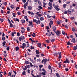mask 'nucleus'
Masks as SVG:
<instances>
[{
    "instance_id": "6",
    "label": "nucleus",
    "mask_w": 77,
    "mask_h": 77,
    "mask_svg": "<svg viewBox=\"0 0 77 77\" xmlns=\"http://www.w3.org/2000/svg\"><path fill=\"white\" fill-rule=\"evenodd\" d=\"M70 41L71 42H72L73 43H75V38H73L72 40Z\"/></svg>"
},
{
    "instance_id": "39",
    "label": "nucleus",
    "mask_w": 77,
    "mask_h": 77,
    "mask_svg": "<svg viewBox=\"0 0 77 77\" xmlns=\"http://www.w3.org/2000/svg\"><path fill=\"white\" fill-rule=\"evenodd\" d=\"M25 63L26 64H30V62L27 61H26Z\"/></svg>"
},
{
    "instance_id": "64",
    "label": "nucleus",
    "mask_w": 77,
    "mask_h": 77,
    "mask_svg": "<svg viewBox=\"0 0 77 77\" xmlns=\"http://www.w3.org/2000/svg\"><path fill=\"white\" fill-rule=\"evenodd\" d=\"M62 33L63 35H65V31H62Z\"/></svg>"
},
{
    "instance_id": "40",
    "label": "nucleus",
    "mask_w": 77,
    "mask_h": 77,
    "mask_svg": "<svg viewBox=\"0 0 77 77\" xmlns=\"http://www.w3.org/2000/svg\"><path fill=\"white\" fill-rule=\"evenodd\" d=\"M67 12L68 13V14H71L72 13H71V11L69 10H68L67 11Z\"/></svg>"
},
{
    "instance_id": "23",
    "label": "nucleus",
    "mask_w": 77,
    "mask_h": 77,
    "mask_svg": "<svg viewBox=\"0 0 77 77\" xmlns=\"http://www.w3.org/2000/svg\"><path fill=\"white\" fill-rule=\"evenodd\" d=\"M21 21L22 23H25V20H24V19H23L21 20Z\"/></svg>"
},
{
    "instance_id": "25",
    "label": "nucleus",
    "mask_w": 77,
    "mask_h": 77,
    "mask_svg": "<svg viewBox=\"0 0 77 77\" xmlns=\"http://www.w3.org/2000/svg\"><path fill=\"white\" fill-rule=\"evenodd\" d=\"M10 27H11V28H12V27H13V24H12V23H10Z\"/></svg>"
},
{
    "instance_id": "21",
    "label": "nucleus",
    "mask_w": 77,
    "mask_h": 77,
    "mask_svg": "<svg viewBox=\"0 0 77 77\" xmlns=\"http://www.w3.org/2000/svg\"><path fill=\"white\" fill-rule=\"evenodd\" d=\"M46 72H42V75H46V74L45 73H46Z\"/></svg>"
},
{
    "instance_id": "62",
    "label": "nucleus",
    "mask_w": 77,
    "mask_h": 77,
    "mask_svg": "<svg viewBox=\"0 0 77 77\" xmlns=\"http://www.w3.org/2000/svg\"><path fill=\"white\" fill-rule=\"evenodd\" d=\"M33 42H35V41L34 40L32 41V42L31 44H33Z\"/></svg>"
},
{
    "instance_id": "45",
    "label": "nucleus",
    "mask_w": 77,
    "mask_h": 77,
    "mask_svg": "<svg viewBox=\"0 0 77 77\" xmlns=\"http://www.w3.org/2000/svg\"><path fill=\"white\" fill-rule=\"evenodd\" d=\"M41 27H43L44 26V24H43V23H41Z\"/></svg>"
},
{
    "instance_id": "51",
    "label": "nucleus",
    "mask_w": 77,
    "mask_h": 77,
    "mask_svg": "<svg viewBox=\"0 0 77 77\" xmlns=\"http://www.w3.org/2000/svg\"><path fill=\"white\" fill-rule=\"evenodd\" d=\"M3 4L5 6H6V5H7V2H5V3H4Z\"/></svg>"
},
{
    "instance_id": "48",
    "label": "nucleus",
    "mask_w": 77,
    "mask_h": 77,
    "mask_svg": "<svg viewBox=\"0 0 77 77\" xmlns=\"http://www.w3.org/2000/svg\"><path fill=\"white\" fill-rule=\"evenodd\" d=\"M12 15L14 17H15V14L14 13H13Z\"/></svg>"
},
{
    "instance_id": "27",
    "label": "nucleus",
    "mask_w": 77,
    "mask_h": 77,
    "mask_svg": "<svg viewBox=\"0 0 77 77\" xmlns=\"http://www.w3.org/2000/svg\"><path fill=\"white\" fill-rule=\"evenodd\" d=\"M4 21V20L3 19L0 18V21H1V23H3Z\"/></svg>"
},
{
    "instance_id": "24",
    "label": "nucleus",
    "mask_w": 77,
    "mask_h": 77,
    "mask_svg": "<svg viewBox=\"0 0 77 77\" xmlns=\"http://www.w3.org/2000/svg\"><path fill=\"white\" fill-rule=\"evenodd\" d=\"M67 6L66 4H64L63 5V8H66V6Z\"/></svg>"
},
{
    "instance_id": "37",
    "label": "nucleus",
    "mask_w": 77,
    "mask_h": 77,
    "mask_svg": "<svg viewBox=\"0 0 77 77\" xmlns=\"http://www.w3.org/2000/svg\"><path fill=\"white\" fill-rule=\"evenodd\" d=\"M8 75V76H11V77H12V76H11V73L10 72H9Z\"/></svg>"
},
{
    "instance_id": "32",
    "label": "nucleus",
    "mask_w": 77,
    "mask_h": 77,
    "mask_svg": "<svg viewBox=\"0 0 77 77\" xmlns=\"http://www.w3.org/2000/svg\"><path fill=\"white\" fill-rule=\"evenodd\" d=\"M5 39H6V38H5V37H3L2 38V41H5Z\"/></svg>"
},
{
    "instance_id": "46",
    "label": "nucleus",
    "mask_w": 77,
    "mask_h": 77,
    "mask_svg": "<svg viewBox=\"0 0 77 77\" xmlns=\"http://www.w3.org/2000/svg\"><path fill=\"white\" fill-rule=\"evenodd\" d=\"M30 63V66H31V67L33 66V65L32 64V63Z\"/></svg>"
},
{
    "instance_id": "44",
    "label": "nucleus",
    "mask_w": 77,
    "mask_h": 77,
    "mask_svg": "<svg viewBox=\"0 0 77 77\" xmlns=\"http://www.w3.org/2000/svg\"><path fill=\"white\" fill-rule=\"evenodd\" d=\"M65 28H66V29H68V26H67V25H66V24L65 26Z\"/></svg>"
},
{
    "instance_id": "31",
    "label": "nucleus",
    "mask_w": 77,
    "mask_h": 77,
    "mask_svg": "<svg viewBox=\"0 0 77 77\" xmlns=\"http://www.w3.org/2000/svg\"><path fill=\"white\" fill-rule=\"evenodd\" d=\"M48 68L49 69H51V66L50 65H49L48 66Z\"/></svg>"
},
{
    "instance_id": "19",
    "label": "nucleus",
    "mask_w": 77,
    "mask_h": 77,
    "mask_svg": "<svg viewBox=\"0 0 77 77\" xmlns=\"http://www.w3.org/2000/svg\"><path fill=\"white\" fill-rule=\"evenodd\" d=\"M47 36H51V34L50 32H48V33H46Z\"/></svg>"
},
{
    "instance_id": "7",
    "label": "nucleus",
    "mask_w": 77,
    "mask_h": 77,
    "mask_svg": "<svg viewBox=\"0 0 77 77\" xmlns=\"http://www.w3.org/2000/svg\"><path fill=\"white\" fill-rule=\"evenodd\" d=\"M37 45L38 46V47H39V48H42V47H41L42 45V44H41L40 43H37Z\"/></svg>"
},
{
    "instance_id": "14",
    "label": "nucleus",
    "mask_w": 77,
    "mask_h": 77,
    "mask_svg": "<svg viewBox=\"0 0 77 77\" xmlns=\"http://www.w3.org/2000/svg\"><path fill=\"white\" fill-rule=\"evenodd\" d=\"M46 61H47V60L46 59H43L42 60V63H43V62H46Z\"/></svg>"
},
{
    "instance_id": "13",
    "label": "nucleus",
    "mask_w": 77,
    "mask_h": 77,
    "mask_svg": "<svg viewBox=\"0 0 77 77\" xmlns=\"http://www.w3.org/2000/svg\"><path fill=\"white\" fill-rule=\"evenodd\" d=\"M52 2H50L48 3V5L49 6H50L51 7H52Z\"/></svg>"
},
{
    "instance_id": "58",
    "label": "nucleus",
    "mask_w": 77,
    "mask_h": 77,
    "mask_svg": "<svg viewBox=\"0 0 77 77\" xmlns=\"http://www.w3.org/2000/svg\"><path fill=\"white\" fill-rule=\"evenodd\" d=\"M1 13L2 14H3V13H4L3 10H1Z\"/></svg>"
},
{
    "instance_id": "54",
    "label": "nucleus",
    "mask_w": 77,
    "mask_h": 77,
    "mask_svg": "<svg viewBox=\"0 0 77 77\" xmlns=\"http://www.w3.org/2000/svg\"><path fill=\"white\" fill-rule=\"evenodd\" d=\"M7 13L6 14H10V11H8L7 12Z\"/></svg>"
},
{
    "instance_id": "1",
    "label": "nucleus",
    "mask_w": 77,
    "mask_h": 77,
    "mask_svg": "<svg viewBox=\"0 0 77 77\" xmlns=\"http://www.w3.org/2000/svg\"><path fill=\"white\" fill-rule=\"evenodd\" d=\"M33 21L34 22V23H36L37 24H40L41 23V21L39 20H36L35 19H33Z\"/></svg>"
},
{
    "instance_id": "20",
    "label": "nucleus",
    "mask_w": 77,
    "mask_h": 77,
    "mask_svg": "<svg viewBox=\"0 0 77 77\" xmlns=\"http://www.w3.org/2000/svg\"><path fill=\"white\" fill-rule=\"evenodd\" d=\"M10 7L11 9H14V8H15V5H11L10 6Z\"/></svg>"
},
{
    "instance_id": "52",
    "label": "nucleus",
    "mask_w": 77,
    "mask_h": 77,
    "mask_svg": "<svg viewBox=\"0 0 77 77\" xmlns=\"http://www.w3.org/2000/svg\"><path fill=\"white\" fill-rule=\"evenodd\" d=\"M57 54L59 55V56H61V55H62L61 52H60V53H57Z\"/></svg>"
},
{
    "instance_id": "17",
    "label": "nucleus",
    "mask_w": 77,
    "mask_h": 77,
    "mask_svg": "<svg viewBox=\"0 0 77 77\" xmlns=\"http://www.w3.org/2000/svg\"><path fill=\"white\" fill-rule=\"evenodd\" d=\"M39 19L41 21H44V17H41Z\"/></svg>"
},
{
    "instance_id": "55",
    "label": "nucleus",
    "mask_w": 77,
    "mask_h": 77,
    "mask_svg": "<svg viewBox=\"0 0 77 77\" xmlns=\"http://www.w3.org/2000/svg\"><path fill=\"white\" fill-rule=\"evenodd\" d=\"M59 74L58 73H56V76H57V77H58V76H59Z\"/></svg>"
},
{
    "instance_id": "2",
    "label": "nucleus",
    "mask_w": 77,
    "mask_h": 77,
    "mask_svg": "<svg viewBox=\"0 0 77 77\" xmlns=\"http://www.w3.org/2000/svg\"><path fill=\"white\" fill-rule=\"evenodd\" d=\"M28 68V69H29V68H30V65H27L26 66H25V68H23V70H24V71H26L27 69Z\"/></svg>"
},
{
    "instance_id": "34",
    "label": "nucleus",
    "mask_w": 77,
    "mask_h": 77,
    "mask_svg": "<svg viewBox=\"0 0 77 77\" xmlns=\"http://www.w3.org/2000/svg\"><path fill=\"white\" fill-rule=\"evenodd\" d=\"M14 19V20H15V21H18V22H19V21H20V20H19V19H18L16 18V19Z\"/></svg>"
},
{
    "instance_id": "36",
    "label": "nucleus",
    "mask_w": 77,
    "mask_h": 77,
    "mask_svg": "<svg viewBox=\"0 0 77 77\" xmlns=\"http://www.w3.org/2000/svg\"><path fill=\"white\" fill-rule=\"evenodd\" d=\"M17 15H21V12H20V11H18L17 12Z\"/></svg>"
},
{
    "instance_id": "33",
    "label": "nucleus",
    "mask_w": 77,
    "mask_h": 77,
    "mask_svg": "<svg viewBox=\"0 0 77 77\" xmlns=\"http://www.w3.org/2000/svg\"><path fill=\"white\" fill-rule=\"evenodd\" d=\"M67 45H71V43H70L69 41L67 43Z\"/></svg>"
},
{
    "instance_id": "18",
    "label": "nucleus",
    "mask_w": 77,
    "mask_h": 77,
    "mask_svg": "<svg viewBox=\"0 0 77 77\" xmlns=\"http://www.w3.org/2000/svg\"><path fill=\"white\" fill-rule=\"evenodd\" d=\"M6 42L5 41H4L3 42H2V46L3 47H6L5 46V45H6Z\"/></svg>"
},
{
    "instance_id": "56",
    "label": "nucleus",
    "mask_w": 77,
    "mask_h": 77,
    "mask_svg": "<svg viewBox=\"0 0 77 77\" xmlns=\"http://www.w3.org/2000/svg\"><path fill=\"white\" fill-rule=\"evenodd\" d=\"M65 71H66L67 72V71H68V70H69L68 69V68H66L65 69Z\"/></svg>"
},
{
    "instance_id": "61",
    "label": "nucleus",
    "mask_w": 77,
    "mask_h": 77,
    "mask_svg": "<svg viewBox=\"0 0 77 77\" xmlns=\"http://www.w3.org/2000/svg\"><path fill=\"white\" fill-rule=\"evenodd\" d=\"M27 31H30V28L29 27L27 28Z\"/></svg>"
},
{
    "instance_id": "47",
    "label": "nucleus",
    "mask_w": 77,
    "mask_h": 77,
    "mask_svg": "<svg viewBox=\"0 0 77 77\" xmlns=\"http://www.w3.org/2000/svg\"><path fill=\"white\" fill-rule=\"evenodd\" d=\"M74 49L75 50H77V48L76 46H74Z\"/></svg>"
},
{
    "instance_id": "53",
    "label": "nucleus",
    "mask_w": 77,
    "mask_h": 77,
    "mask_svg": "<svg viewBox=\"0 0 77 77\" xmlns=\"http://www.w3.org/2000/svg\"><path fill=\"white\" fill-rule=\"evenodd\" d=\"M8 21H9V23H11V20H9V18H8Z\"/></svg>"
},
{
    "instance_id": "60",
    "label": "nucleus",
    "mask_w": 77,
    "mask_h": 77,
    "mask_svg": "<svg viewBox=\"0 0 77 77\" xmlns=\"http://www.w3.org/2000/svg\"><path fill=\"white\" fill-rule=\"evenodd\" d=\"M68 12L67 11H65L64 12V14H67Z\"/></svg>"
},
{
    "instance_id": "8",
    "label": "nucleus",
    "mask_w": 77,
    "mask_h": 77,
    "mask_svg": "<svg viewBox=\"0 0 77 77\" xmlns=\"http://www.w3.org/2000/svg\"><path fill=\"white\" fill-rule=\"evenodd\" d=\"M28 23H29V26H32L33 24V22L32 21H29Z\"/></svg>"
},
{
    "instance_id": "38",
    "label": "nucleus",
    "mask_w": 77,
    "mask_h": 77,
    "mask_svg": "<svg viewBox=\"0 0 77 77\" xmlns=\"http://www.w3.org/2000/svg\"><path fill=\"white\" fill-rule=\"evenodd\" d=\"M34 48H34V47H33L32 46H31V48H30L31 50H32V49H33V50H34Z\"/></svg>"
},
{
    "instance_id": "59",
    "label": "nucleus",
    "mask_w": 77,
    "mask_h": 77,
    "mask_svg": "<svg viewBox=\"0 0 77 77\" xmlns=\"http://www.w3.org/2000/svg\"><path fill=\"white\" fill-rule=\"evenodd\" d=\"M38 8H39V9H42V7L41 6H38Z\"/></svg>"
},
{
    "instance_id": "63",
    "label": "nucleus",
    "mask_w": 77,
    "mask_h": 77,
    "mask_svg": "<svg viewBox=\"0 0 77 77\" xmlns=\"http://www.w3.org/2000/svg\"><path fill=\"white\" fill-rule=\"evenodd\" d=\"M46 41L47 42V43H49V42H50V41L48 40H46Z\"/></svg>"
},
{
    "instance_id": "43",
    "label": "nucleus",
    "mask_w": 77,
    "mask_h": 77,
    "mask_svg": "<svg viewBox=\"0 0 77 77\" xmlns=\"http://www.w3.org/2000/svg\"><path fill=\"white\" fill-rule=\"evenodd\" d=\"M52 48H54V49H55L56 48V45H54L53 46H52Z\"/></svg>"
},
{
    "instance_id": "50",
    "label": "nucleus",
    "mask_w": 77,
    "mask_h": 77,
    "mask_svg": "<svg viewBox=\"0 0 77 77\" xmlns=\"http://www.w3.org/2000/svg\"><path fill=\"white\" fill-rule=\"evenodd\" d=\"M72 29L73 32H74L75 31V29L74 28V27L72 28Z\"/></svg>"
},
{
    "instance_id": "16",
    "label": "nucleus",
    "mask_w": 77,
    "mask_h": 77,
    "mask_svg": "<svg viewBox=\"0 0 77 77\" xmlns=\"http://www.w3.org/2000/svg\"><path fill=\"white\" fill-rule=\"evenodd\" d=\"M32 36H33V37H35L36 36V34L35 32H33V34H31Z\"/></svg>"
},
{
    "instance_id": "30",
    "label": "nucleus",
    "mask_w": 77,
    "mask_h": 77,
    "mask_svg": "<svg viewBox=\"0 0 77 77\" xmlns=\"http://www.w3.org/2000/svg\"><path fill=\"white\" fill-rule=\"evenodd\" d=\"M66 61L67 63H69V60H68V59H66Z\"/></svg>"
},
{
    "instance_id": "3",
    "label": "nucleus",
    "mask_w": 77,
    "mask_h": 77,
    "mask_svg": "<svg viewBox=\"0 0 77 77\" xmlns=\"http://www.w3.org/2000/svg\"><path fill=\"white\" fill-rule=\"evenodd\" d=\"M25 39V37L22 36L21 37H19V41H21V40H22V41H23V40H24Z\"/></svg>"
},
{
    "instance_id": "29",
    "label": "nucleus",
    "mask_w": 77,
    "mask_h": 77,
    "mask_svg": "<svg viewBox=\"0 0 77 77\" xmlns=\"http://www.w3.org/2000/svg\"><path fill=\"white\" fill-rule=\"evenodd\" d=\"M4 56L6 58H7L8 57V55L7 54H4Z\"/></svg>"
},
{
    "instance_id": "9",
    "label": "nucleus",
    "mask_w": 77,
    "mask_h": 77,
    "mask_svg": "<svg viewBox=\"0 0 77 77\" xmlns=\"http://www.w3.org/2000/svg\"><path fill=\"white\" fill-rule=\"evenodd\" d=\"M59 7V6L58 5H56V7H55V9L57 11H59L60 9L58 8Z\"/></svg>"
},
{
    "instance_id": "26",
    "label": "nucleus",
    "mask_w": 77,
    "mask_h": 77,
    "mask_svg": "<svg viewBox=\"0 0 77 77\" xmlns=\"http://www.w3.org/2000/svg\"><path fill=\"white\" fill-rule=\"evenodd\" d=\"M36 54H40V52H39V51L38 50H36Z\"/></svg>"
},
{
    "instance_id": "10",
    "label": "nucleus",
    "mask_w": 77,
    "mask_h": 77,
    "mask_svg": "<svg viewBox=\"0 0 77 77\" xmlns=\"http://www.w3.org/2000/svg\"><path fill=\"white\" fill-rule=\"evenodd\" d=\"M51 24H53V21L51 20L50 22V23L49 24V26H50V28H51Z\"/></svg>"
},
{
    "instance_id": "35",
    "label": "nucleus",
    "mask_w": 77,
    "mask_h": 77,
    "mask_svg": "<svg viewBox=\"0 0 77 77\" xmlns=\"http://www.w3.org/2000/svg\"><path fill=\"white\" fill-rule=\"evenodd\" d=\"M11 35L13 37L14 36V32H12Z\"/></svg>"
},
{
    "instance_id": "4",
    "label": "nucleus",
    "mask_w": 77,
    "mask_h": 77,
    "mask_svg": "<svg viewBox=\"0 0 77 77\" xmlns=\"http://www.w3.org/2000/svg\"><path fill=\"white\" fill-rule=\"evenodd\" d=\"M25 47H26V45L24 43H23L22 44V46H20V48H22L23 49H24Z\"/></svg>"
},
{
    "instance_id": "15",
    "label": "nucleus",
    "mask_w": 77,
    "mask_h": 77,
    "mask_svg": "<svg viewBox=\"0 0 77 77\" xmlns=\"http://www.w3.org/2000/svg\"><path fill=\"white\" fill-rule=\"evenodd\" d=\"M28 9L29 10H30V11L32 10V7L30 6H28Z\"/></svg>"
},
{
    "instance_id": "42",
    "label": "nucleus",
    "mask_w": 77,
    "mask_h": 77,
    "mask_svg": "<svg viewBox=\"0 0 77 77\" xmlns=\"http://www.w3.org/2000/svg\"><path fill=\"white\" fill-rule=\"evenodd\" d=\"M25 74H26V71H23L22 72V75H25Z\"/></svg>"
},
{
    "instance_id": "22",
    "label": "nucleus",
    "mask_w": 77,
    "mask_h": 77,
    "mask_svg": "<svg viewBox=\"0 0 77 77\" xmlns=\"http://www.w3.org/2000/svg\"><path fill=\"white\" fill-rule=\"evenodd\" d=\"M51 42H54V41H56V39L55 38L54 39H52L51 41Z\"/></svg>"
},
{
    "instance_id": "57",
    "label": "nucleus",
    "mask_w": 77,
    "mask_h": 77,
    "mask_svg": "<svg viewBox=\"0 0 77 77\" xmlns=\"http://www.w3.org/2000/svg\"><path fill=\"white\" fill-rule=\"evenodd\" d=\"M18 9H20L19 7H17L16 9V11H18Z\"/></svg>"
},
{
    "instance_id": "49",
    "label": "nucleus",
    "mask_w": 77,
    "mask_h": 77,
    "mask_svg": "<svg viewBox=\"0 0 77 77\" xmlns=\"http://www.w3.org/2000/svg\"><path fill=\"white\" fill-rule=\"evenodd\" d=\"M57 23L58 24H60V22L58 20L57 21Z\"/></svg>"
},
{
    "instance_id": "5",
    "label": "nucleus",
    "mask_w": 77,
    "mask_h": 77,
    "mask_svg": "<svg viewBox=\"0 0 77 77\" xmlns=\"http://www.w3.org/2000/svg\"><path fill=\"white\" fill-rule=\"evenodd\" d=\"M55 33L57 36H59V35H60V32L59 30H57V32L55 31Z\"/></svg>"
},
{
    "instance_id": "41",
    "label": "nucleus",
    "mask_w": 77,
    "mask_h": 77,
    "mask_svg": "<svg viewBox=\"0 0 77 77\" xmlns=\"http://www.w3.org/2000/svg\"><path fill=\"white\" fill-rule=\"evenodd\" d=\"M52 7H49L48 8L49 9H50V10H51L52 9Z\"/></svg>"
},
{
    "instance_id": "12",
    "label": "nucleus",
    "mask_w": 77,
    "mask_h": 77,
    "mask_svg": "<svg viewBox=\"0 0 77 77\" xmlns=\"http://www.w3.org/2000/svg\"><path fill=\"white\" fill-rule=\"evenodd\" d=\"M36 14L37 15L39 16V17H42V14H39V12H37L36 13Z\"/></svg>"
},
{
    "instance_id": "28",
    "label": "nucleus",
    "mask_w": 77,
    "mask_h": 77,
    "mask_svg": "<svg viewBox=\"0 0 77 77\" xmlns=\"http://www.w3.org/2000/svg\"><path fill=\"white\" fill-rule=\"evenodd\" d=\"M19 50V47H16V51H18Z\"/></svg>"
},
{
    "instance_id": "11",
    "label": "nucleus",
    "mask_w": 77,
    "mask_h": 77,
    "mask_svg": "<svg viewBox=\"0 0 77 77\" xmlns=\"http://www.w3.org/2000/svg\"><path fill=\"white\" fill-rule=\"evenodd\" d=\"M52 29L54 32L55 31H56V26H53Z\"/></svg>"
}]
</instances>
